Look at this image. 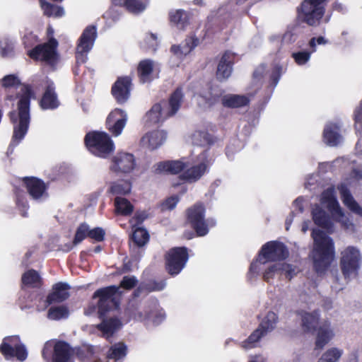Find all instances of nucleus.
Listing matches in <instances>:
<instances>
[{"instance_id":"obj_6","label":"nucleus","mask_w":362,"mask_h":362,"mask_svg":"<svg viewBox=\"0 0 362 362\" xmlns=\"http://www.w3.org/2000/svg\"><path fill=\"white\" fill-rule=\"evenodd\" d=\"M325 0H304L298 9V18L310 26H317L322 18Z\"/></svg>"},{"instance_id":"obj_17","label":"nucleus","mask_w":362,"mask_h":362,"mask_svg":"<svg viewBox=\"0 0 362 362\" xmlns=\"http://www.w3.org/2000/svg\"><path fill=\"white\" fill-rule=\"evenodd\" d=\"M127 115L121 109L112 111L107 118L109 130L115 136H119L126 125Z\"/></svg>"},{"instance_id":"obj_9","label":"nucleus","mask_w":362,"mask_h":362,"mask_svg":"<svg viewBox=\"0 0 362 362\" xmlns=\"http://www.w3.org/2000/svg\"><path fill=\"white\" fill-rule=\"evenodd\" d=\"M73 352V347L68 342L58 340L54 344L52 352L51 346L46 344L42 349V356L49 362H74Z\"/></svg>"},{"instance_id":"obj_38","label":"nucleus","mask_w":362,"mask_h":362,"mask_svg":"<svg viewBox=\"0 0 362 362\" xmlns=\"http://www.w3.org/2000/svg\"><path fill=\"white\" fill-rule=\"evenodd\" d=\"M88 228H85L83 229L82 228H78L72 243L61 245L59 249L65 252L71 251L74 246L81 243L86 237H88V231L86 230Z\"/></svg>"},{"instance_id":"obj_28","label":"nucleus","mask_w":362,"mask_h":362,"mask_svg":"<svg viewBox=\"0 0 362 362\" xmlns=\"http://www.w3.org/2000/svg\"><path fill=\"white\" fill-rule=\"evenodd\" d=\"M127 354V346L124 342H118L112 345L107 352L106 357L115 362L123 360Z\"/></svg>"},{"instance_id":"obj_39","label":"nucleus","mask_w":362,"mask_h":362,"mask_svg":"<svg viewBox=\"0 0 362 362\" xmlns=\"http://www.w3.org/2000/svg\"><path fill=\"white\" fill-rule=\"evenodd\" d=\"M132 185L127 180H119L112 182L110 192L115 195H125L131 192Z\"/></svg>"},{"instance_id":"obj_35","label":"nucleus","mask_w":362,"mask_h":362,"mask_svg":"<svg viewBox=\"0 0 362 362\" xmlns=\"http://www.w3.org/2000/svg\"><path fill=\"white\" fill-rule=\"evenodd\" d=\"M198 41L197 39L193 40V39H188L186 40L185 43L180 45L176 46L173 45L171 47V51L173 52V54L177 57V58H182L184 56L189 54L192 49L197 45V42Z\"/></svg>"},{"instance_id":"obj_61","label":"nucleus","mask_w":362,"mask_h":362,"mask_svg":"<svg viewBox=\"0 0 362 362\" xmlns=\"http://www.w3.org/2000/svg\"><path fill=\"white\" fill-rule=\"evenodd\" d=\"M195 230L197 237H202L209 233V228H192Z\"/></svg>"},{"instance_id":"obj_60","label":"nucleus","mask_w":362,"mask_h":362,"mask_svg":"<svg viewBox=\"0 0 362 362\" xmlns=\"http://www.w3.org/2000/svg\"><path fill=\"white\" fill-rule=\"evenodd\" d=\"M182 237L185 240H191L196 236L195 230L191 228L189 230H187L184 232Z\"/></svg>"},{"instance_id":"obj_22","label":"nucleus","mask_w":362,"mask_h":362,"mask_svg":"<svg viewBox=\"0 0 362 362\" xmlns=\"http://www.w3.org/2000/svg\"><path fill=\"white\" fill-rule=\"evenodd\" d=\"M233 59L232 52L227 51L223 54L217 67L216 76L218 80L227 79L231 75Z\"/></svg>"},{"instance_id":"obj_55","label":"nucleus","mask_w":362,"mask_h":362,"mask_svg":"<svg viewBox=\"0 0 362 362\" xmlns=\"http://www.w3.org/2000/svg\"><path fill=\"white\" fill-rule=\"evenodd\" d=\"M279 264H274L268 267L263 274L264 280L269 282L270 279H273L274 274L279 272Z\"/></svg>"},{"instance_id":"obj_21","label":"nucleus","mask_w":362,"mask_h":362,"mask_svg":"<svg viewBox=\"0 0 362 362\" xmlns=\"http://www.w3.org/2000/svg\"><path fill=\"white\" fill-rule=\"evenodd\" d=\"M167 138L166 133L163 130H157L146 134L141 139L142 146L154 150L160 146Z\"/></svg>"},{"instance_id":"obj_25","label":"nucleus","mask_w":362,"mask_h":362,"mask_svg":"<svg viewBox=\"0 0 362 362\" xmlns=\"http://www.w3.org/2000/svg\"><path fill=\"white\" fill-rule=\"evenodd\" d=\"M204 207L201 204H197L187 211V219L193 226H206L204 218Z\"/></svg>"},{"instance_id":"obj_62","label":"nucleus","mask_w":362,"mask_h":362,"mask_svg":"<svg viewBox=\"0 0 362 362\" xmlns=\"http://www.w3.org/2000/svg\"><path fill=\"white\" fill-rule=\"evenodd\" d=\"M257 261L252 262L250 264V268H249V272H248V276H252L253 274H255L257 273L258 270V266H257Z\"/></svg>"},{"instance_id":"obj_33","label":"nucleus","mask_w":362,"mask_h":362,"mask_svg":"<svg viewBox=\"0 0 362 362\" xmlns=\"http://www.w3.org/2000/svg\"><path fill=\"white\" fill-rule=\"evenodd\" d=\"M134 228L135 229L130 236V239L138 247L144 246L149 241L150 235L148 231L146 229V228Z\"/></svg>"},{"instance_id":"obj_43","label":"nucleus","mask_w":362,"mask_h":362,"mask_svg":"<svg viewBox=\"0 0 362 362\" xmlns=\"http://www.w3.org/2000/svg\"><path fill=\"white\" fill-rule=\"evenodd\" d=\"M170 16L171 22L175 23L179 29L183 30L188 24L187 13L182 10L171 12Z\"/></svg>"},{"instance_id":"obj_31","label":"nucleus","mask_w":362,"mask_h":362,"mask_svg":"<svg viewBox=\"0 0 362 362\" xmlns=\"http://www.w3.org/2000/svg\"><path fill=\"white\" fill-rule=\"evenodd\" d=\"M324 139L329 146H337L341 141L339 127L336 124H327L324 130Z\"/></svg>"},{"instance_id":"obj_57","label":"nucleus","mask_w":362,"mask_h":362,"mask_svg":"<svg viewBox=\"0 0 362 362\" xmlns=\"http://www.w3.org/2000/svg\"><path fill=\"white\" fill-rule=\"evenodd\" d=\"M179 199L177 197L174 196L167 199L161 205V209L164 210H172L177 205Z\"/></svg>"},{"instance_id":"obj_7","label":"nucleus","mask_w":362,"mask_h":362,"mask_svg":"<svg viewBox=\"0 0 362 362\" xmlns=\"http://www.w3.org/2000/svg\"><path fill=\"white\" fill-rule=\"evenodd\" d=\"M85 144L92 153L103 158L108 156L114 149V144L110 136L103 132L87 134Z\"/></svg>"},{"instance_id":"obj_49","label":"nucleus","mask_w":362,"mask_h":362,"mask_svg":"<svg viewBox=\"0 0 362 362\" xmlns=\"http://www.w3.org/2000/svg\"><path fill=\"white\" fill-rule=\"evenodd\" d=\"M279 272L284 274L286 279L291 280L297 274L296 267L287 263L279 264Z\"/></svg>"},{"instance_id":"obj_63","label":"nucleus","mask_w":362,"mask_h":362,"mask_svg":"<svg viewBox=\"0 0 362 362\" xmlns=\"http://www.w3.org/2000/svg\"><path fill=\"white\" fill-rule=\"evenodd\" d=\"M144 293H145L144 288L141 284H140V285L134 291L132 296L134 298H138Z\"/></svg>"},{"instance_id":"obj_37","label":"nucleus","mask_w":362,"mask_h":362,"mask_svg":"<svg viewBox=\"0 0 362 362\" xmlns=\"http://www.w3.org/2000/svg\"><path fill=\"white\" fill-rule=\"evenodd\" d=\"M116 5L124 6L127 9L133 13H139L146 8V4L138 0H112Z\"/></svg>"},{"instance_id":"obj_10","label":"nucleus","mask_w":362,"mask_h":362,"mask_svg":"<svg viewBox=\"0 0 362 362\" xmlns=\"http://www.w3.org/2000/svg\"><path fill=\"white\" fill-rule=\"evenodd\" d=\"M289 255L286 246L281 242L273 240L262 245L258 253L257 261L264 264L267 262L283 261Z\"/></svg>"},{"instance_id":"obj_42","label":"nucleus","mask_w":362,"mask_h":362,"mask_svg":"<svg viewBox=\"0 0 362 362\" xmlns=\"http://www.w3.org/2000/svg\"><path fill=\"white\" fill-rule=\"evenodd\" d=\"M13 341V337H6L3 339L0 344V353L5 359L9 360L13 358L15 346H12L11 342Z\"/></svg>"},{"instance_id":"obj_5","label":"nucleus","mask_w":362,"mask_h":362,"mask_svg":"<svg viewBox=\"0 0 362 362\" xmlns=\"http://www.w3.org/2000/svg\"><path fill=\"white\" fill-rule=\"evenodd\" d=\"M278 322V315L273 311H269L262 319L258 327L245 340L241 342V347L245 349H250L256 347L257 344L262 338L276 329Z\"/></svg>"},{"instance_id":"obj_32","label":"nucleus","mask_w":362,"mask_h":362,"mask_svg":"<svg viewBox=\"0 0 362 362\" xmlns=\"http://www.w3.org/2000/svg\"><path fill=\"white\" fill-rule=\"evenodd\" d=\"M221 101L224 106L232 108L243 107L249 103V100L247 97L240 95H224Z\"/></svg>"},{"instance_id":"obj_23","label":"nucleus","mask_w":362,"mask_h":362,"mask_svg":"<svg viewBox=\"0 0 362 362\" xmlns=\"http://www.w3.org/2000/svg\"><path fill=\"white\" fill-rule=\"evenodd\" d=\"M25 183L27 190L33 199H39L46 194V187L42 180L35 177H26Z\"/></svg>"},{"instance_id":"obj_40","label":"nucleus","mask_w":362,"mask_h":362,"mask_svg":"<svg viewBox=\"0 0 362 362\" xmlns=\"http://www.w3.org/2000/svg\"><path fill=\"white\" fill-rule=\"evenodd\" d=\"M313 218L317 226H329L328 216L320 206L315 205L312 210Z\"/></svg>"},{"instance_id":"obj_59","label":"nucleus","mask_w":362,"mask_h":362,"mask_svg":"<svg viewBox=\"0 0 362 362\" xmlns=\"http://www.w3.org/2000/svg\"><path fill=\"white\" fill-rule=\"evenodd\" d=\"M13 50V46L11 44L7 45L5 47H0V54L2 57H7L8 56Z\"/></svg>"},{"instance_id":"obj_12","label":"nucleus","mask_w":362,"mask_h":362,"mask_svg":"<svg viewBox=\"0 0 362 362\" xmlns=\"http://www.w3.org/2000/svg\"><path fill=\"white\" fill-rule=\"evenodd\" d=\"M57 45L55 39H51L47 43L37 45L28 52V55L33 59L53 64L57 59L56 47Z\"/></svg>"},{"instance_id":"obj_18","label":"nucleus","mask_w":362,"mask_h":362,"mask_svg":"<svg viewBox=\"0 0 362 362\" xmlns=\"http://www.w3.org/2000/svg\"><path fill=\"white\" fill-rule=\"evenodd\" d=\"M131 78L129 76L120 77L112 88V93L119 103H125L129 98Z\"/></svg>"},{"instance_id":"obj_47","label":"nucleus","mask_w":362,"mask_h":362,"mask_svg":"<svg viewBox=\"0 0 362 362\" xmlns=\"http://www.w3.org/2000/svg\"><path fill=\"white\" fill-rule=\"evenodd\" d=\"M146 317L151 320L154 324L158 325L164 320L165 314L163 309L156 308L148 313Z\"/></svg>"},{"instance_id":"obj_26","label":"nucleus","mask_w":362,"mask_h":362,"mask_svg":"<svg viewBox=\"0 0 362 362\" xmlns=\"http://www.w3.org/2000/svg\"><path fill=\"white\" fill-rule=\"evenodd\" d=\"M156 166V173L167 172L171 174L179 173L186 168L185 163L181 160L160 162Z\"/></svg>"},{"instance_id":"obj_27","label":"nucleus","mask_w":362,"mask_h":362,"mask_svg":"<svg viewBox=\"0 0 362 362\" xmlns=\"http://www.w3.org/2000/svg\"><path fill=\"white\" fill-rule=\"evenodd\" d=\"M41 107L43 109H54L58 107L59 101L54 92L53 83L47 86L46 90L40 102Z\"/></svg>"},{"instance_id":"obj_64","label":"nucleus","mask_w":362,"mask_h":362,"mask_svg":"<svg viewBox=\"0 0 362 362\" xmlns=\"http://www.w3.org/2000/svg\"><path fill=\"white\" fill-rule=\"evenodd\" d=\"M302 200H303V199H302L301 198H298V199H296L295 200V202H294V204H295V205H296V206H299V210H300V211H303V208H302V206L300 205V203H301V201H302Z\"/></svg>"},{"instance_id":"obj_3","label":"nucleus","mask_w":362,"mask_h":362,"mask_svg":"<svg viewBox=\"0 0 362 362\" xmlns=\"http://www.w3.org/2000/svg\"><path fill=\"white\" fill-rule=\"evenodd\" d=\"M311 235L313 239V268L318 275H322L328 270L334 259V244L332 238L320 228H313Z\"/></svg>"},{"instance_id":"obj_15","label":"nucleus","mask_w":362,"mask_h":362,"mask_svg":"<svg viewBox=\"0 0 362 362\" xmlns=\"http://www.w3.org/2000/svg\"><path fill=\"white\" fill-rule=\"evenodd\" d=\"M136 165L134 156L127 153H119L112 159L110 170L115 173H129Z\"/></svg>"},{"instance_id":"obj_1","label":"nucleus","mask_w":362,"mask_h":362,"mask_svg":"<svg viewBox=\"0 0 362 362\" xmlns=\"http://www.w3.org/2000/svg\"><path fill=\"white\" fill-rule=\"evenodd\" d=\"M119 294V288L112 285L97 289L92 296L93 299L98 298L97 304L93 309L97 310L98 317L101 320L95 327L106 339L112 337L122 326L121 320L118 317H108L111 311L117 310L119 307V302L117 298Z\"/></svg>"},{"instance_id":"obj_19","label":"nucleus","mask_w":362,"mask_h":362,"mask_svg":"<svg viewBox=\"0 0 362 362\" xmlns=\"http://www.w3.org/2000/svg\"><path fill=\"white\" fill-rule=\"evenodd\" d=\"M317 332L316 339L315 342V349L321 350L326 344H327L333 338L334 334L331 328V324L328 320H324L318 326L315 331Z\"/></svg>"},{"instance_id":"obj_51","label":"nucleus","mask_w":362,"mask_h":362,"mask_svg":"<svg viewBox=\"0 0 362 362\" xmlns=\"http://www.w3.org/2000/svg\"><path fill=\"white\" fill-rule=\"evenodd\" d=\"M211 141L210 135L206 132H197L193 136V142L197 146H205Z\"/></svg>"},{"instance_id":"obj_48","label":"nucleus","mask_w":362,"mask_h":362,"mask_svg":"<svg viewBox=\"0 0 362 362\" xmlns=\"http://www.w3.org/2000/svg\"><path fill=\"white\" fill-rule=\"evenodd\" d=\"M153 217V214L149 211L141 210L137 211L132 218V226H136L143 223L146 220Z\"/></svg>"},{"instance_id":"obj_58","label":"nucleus","mask_w":362,"mask_h":362,"mask_svg":"<svg viewBox=\"0 0 362 362\" xmlns=\"http://www.w3.org/2000/svg\"><path fill=\"white\" fill-rule=\"evenodd\" d=\"M293 57L295 59L297 64L302 65L309 60L310 53L306 52L293 53Z\"/></svg>"},{"instance_id":"obj_45","label":"nucleus","mask_w":362,"mask_h":362,"mask_svg":"<svg viewBox=\"0 0 362 362\" xmlns=\"http://www.w3.org/2000/svg\"><path fill=\"white\" fill-rule=\"evenodd\" d=\"M141 284L146 294L153 291H160L163 290L166 286L165 280H161L159 281L150 280L148 282H142Z\"/></svg>"},{"instance_id":"obj_52","label":"nucleus","mask_w":362,"mask_h":362,"mask_svg":"<svg viewBox=\"0 0 362 362\" xmlns=\"http://www.w3.org/2000/svg\"><path fill=\"white\" fill-rule=\"evenodd\" d=\"M13 357H16L20 361H23L27 358L28 352L24 344H20L15 345Z\"/></svg>"},{"instance_id":"obj_34","label":"nucleus","mask_w":362,"mask_h":362,"mask_svg":"<svg viewBox=\"0 0 362 362\" xmlns=\"http://www.w3.org/2000/svg\"><path fill=\"white\" fill-rule=\"evenodd\" d=\"M206 165L205 163H200L187 169L182 175V177L183 179L187 181L195 182L203 175L206 171Z\"/></svg>"},{"instance_id":"obj_13","label":"nucleus","mask_w":362,"mask_h":362,"mask_svg":"<svg viewBox=\"0 0 362 362\" xmlns=\"http://www.w3.org/2000/svg\"><path fill=\"white\" fill-rule=\"evenodd\" d=\"M96 36L97 33L95 26L89 25L84 30L76 47V57L78 63L86 62V54L91 49Z\"/></svg>"},{"instance_id":"obj_54","label":"nucleus","mask_w":362,"mask_h":362,"mask_svg":"<svg viewBox=\"0 0 362 362\" xmlns=\"http://www.w3.org/2000/svg\"><path fill=\"white\" fill-rule=\"evenodd\" d=\"M73 357L76 356L79 360L83 361L88 357L89 353H90V348L83 346V347H73Z\"/></svg>"},{"instance_id":"obj_20","label":"nucleus","mask_w":362,"mask_h":362,"mask_svg":"<svg viewBox=\"0 0 362 362\" xmlns=\"http://www.w3.org/2000/svg\"><path fill=\"white\" fill-rule=\"evenodd\" d=\"M301 316V326L305 332L314 333L320 325V314L318 310L312 313L301 310L298 313Z\"/></svg>"},{"instance_id":"obj_4","label":"nucleus","mask_w":362,"mask_h":362,"mask_svg":"<svg viewBox=\"0 0 362 362\" xmlns=\"http://www.w3.org/2000/svg\"><path fill=\"white\" fill-rule=\"evenodd\" d=\"M183 98L182 89L178 87L171 94L168 102L162 101L151 107L145 116L146 124L148 126L156 124L175 115L182 105Z\"/></svg>"},{"instance_id":"obj_44","label":"nucleus","mask_w":362,"mask_h":362,"mask_svg":"<svg viewBox=\"0 0 362 362\" xmlns=\"http://www.w3.org/2000/svg\"><path fill=\"white\" fill-rule=\"evenodd\" d=\"M41 7L47 16L61 17L64 14L63 8L41 1Z\"/></svg>"},{"instance_id":"obj_14","label":"nucleus","mask_w":362,"mask_h":362,"mask_svg":"<svg viewBox=\"0 0 362 362\" xmlns=\"http://www.w3.org/2000/svg\"><path fill=\"white\" fill-rule=\"evenodd\" d=\"M321 202L323 204L326 205L330 211L332 216L337 222L344 225L343 226H349L346 222L347 218L340 207L332 188H328L322 192Z\"/></svg>"},{"instance_id":"obj_41","label":"nucleus","mask_w":362,"mask_h":362,"mask_svg":"<svg viewBox=\"0 0 362 362\" xmlns=\"http://www.w3.org/2000/svg\"><path fill=\"white\" fill-rule=\"evenodd\" d=\"M115 211L122 215H128L133 211V205L125 198L117 197L115 199Z\"/></svg>"},{"instance_id":"obj_30","label":"nucleus","mask_w":362,"mask_h":362,"mask_svg":"<svg viewBox=\"0 0 362 362\" xmlns=\"http://www.w3.org/2000/svg\"><path fill=\"white\" fill-rule=\"evenodd\" d=\"M154 63L151 59H144L138 65V74L140 81L143 83L151 81V74L153 69Z\"/></svg>"},{"instance_id":"obj_36","label":"nucleus","mask_w":362,"mask_h":362,"mask_svg":"<svg viewBox=\"0 0 362 362\" xmlns=\"http://www.w3.org/2000/svg\"><path fill=\"white\" fill-rule=\"evenodd\" d=\"M69 315V310L67 306L54 305L51 306L47 311V317L52 320H60L67 318Z\"/></svg>"},{"instance_id":"obj_53","label":"nucleus","mask_w":362,"mask_h":362,"mask_svg":"<svg viewBox=\"0 0 362 362\" xmlns=\"http://www.w3.org/2000/svg\"><path fill=\"white\" fill-rule=\"evenodd\" d=\"M105 235V230L102 228H93L88 231V237L95 240L97 242H101L104 240Z\"/></svg>"},{"instance_id":"obj_24","label":"nucleus","mask_w":362,"mask_h":362,"mask_svg":"<svg viewBox=\"0 0 362 362\" xmlns=\"http://www.w3.org/2000/svg\"><path fill=\"white\" fill-rule=\"evenodd\" d=\"M338 189L340 192L341 198L344 204L352 212L362 216V208L356 202L346 185L341 184Z\"/></svg>"},{"instance_id":"obj_8","label":"nucleus","mask_w":362,"mask_h":362,"mask_svg":"<svg viewBox=\"0 0 362 362\" xmlns=\"http://www.w3.org/2000/svg\"><path fill=\"white\" fill-rule=\"evenodd\" d=\"M165 268L172 276L179 274L185 267L189 254L185 247H175L170 249L164 256Z\"/></svg>"},{"instance_id":"obj_2","label":"nucleus","mask_w":362,"mask_h":362,"mask_svg":"<svg viewBox=\"0 0 362 362\" xmlns=\"http://www.w3.org/2000/svg\"><path fill=\"white\" fill-rule=\"evenodd\" d=\"M2 85L5 88L19 86L21 93L20 100L18 103V122L14 125L13 143L18 144L25 135L30 122V99L32 91L28 86L21 85L20 80L15 75H8L2 79Z\"/></svg>"},{"instance_id":"obj_50","label":"nucleus","mask_w":362,"mask_h":362,"mask_svg":"<svg viewBox=\"0 0 362 362\" xmlns=\"http://www.w3.org/2000/svg\"><path fill=\"white\" fill-rule=\"evenodd\" d=\"M138 280L134 276H124L120 281L119 286H117L126 289L131 290L136 286Z\"/></svg>"},{"instance_id":"obj_29","label":"nucleus","mask_w":362,"mask_h":362,"mask_svg":"<svg viewBox=\"0 0 362 362\" xmlns=\"http://www.w3.org/2000/svg\"><path fill=\"white\" fill-rule=\"evenodd\" d=\"M22 284L31 288H40L42 284V280L39 273L33 269H28L23 273L21 277Z\"/></svg>"},{"instance_id":"obj_11","label":"nucleus","mask_w":362,"mask_h":362,"mask_svg":"<svg viewBox=\"0 0 362 362\" xmlns=\"http://www.w3.org/2000/svg\"><path fill=\"white\" fill-rule=\"evenodd\" d=\"M360 261V252L356 247L349 246L341 252L340 267L345 279L357 276Z\"/></svg>"},{"instance_id":"obj_16","label":"nucleus","mask_w":362,"mask_h":362,"mask_svg":"<svg viewBox=\"0 0 362 362\" xmlns=\"http://www.w3.org/2000/svg\"><path fill=\"white\" fill-rule=\"evenodd\" d=\"M71 286L64 282H57L54 284L51 291L47 296L45 303L46 305H50L54 303H61L67 300L69 296Z\"/></svg>"},{"instance_id":"obj_56","label":"nucleus","mask_w":362,"mask_h":362,"mask_svg":"<svg viewBox=\"0 0 362 362\" xmlns=\"http://www.w3.org/2000/svg\"><path fill=\"white\" fill-rule=\"evenodd\" d=\"M220 96L221 94L218 93H211L210 96L201 95L199 97V103H200L202 101L205 100L206 105L209 107L217 103L219 100Z\"/></svg>"},{"instance_id":"obj_46","label":"nucleus","mask_w":362,"mask_h":362,"mask_svg":"<svg viewBox=\"0 0 362 362\" xmlns=\"http://www.w3.org/2000/svg\"><path fill=\"white\" fill-rule=\"evenodd\" d=\"M342 354L337 348H331L323 354L317 362H337Z\"/></svg>"}]
</instances>
